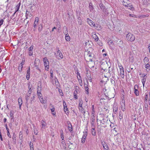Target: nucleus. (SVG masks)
<instances>
[{
  "mask_svg": "<svg viewBox=\"0 0 150 150\" xmlns=\"http://www.w3.org/2000/svg\"><path fill=\"white\" fill-rule=\"evenodd\" d=\"M50 76L51 77H53V71L52 70H50Z\"/></svg>",
  "mask_w": 150,
  "mask_h": 150,
  "instance_id": "57",
  "label": "nucleus"
},
{
  "mask_svg": "<svg viewBox=\"0 0 150 150\" xmlns=\"http://www.w3.org/2000/svg\"><path fill=\"white\" fill-rule=\"evenodd\" d=\"M64 111L65 112V113L67 114H69V112L68 111V108H67V107H66V108H64Z\"/></svg>",
  "mask_w": 150,
  "mask_h": 150,
  "instance_id": "39",
  "label": "nucleus"
},
{
  "mask_svg": "<svg viewBox=\"0 0 150 150\" xmlns=\"http://www.w3.org/2000/svg\"><path fill=\"white\" fill-rule=\"evenodd\" d=\"M22 132L21 131L20 132V138L22 139H23V135L22 134Z\"/></svg>",
  "mask_w": 150,
  "mask_h": 150,
  "instance_id": "52",
  "label": "nucleus"
},
{
  "mask_svg": "<svg viewBox=\"0 0 150 150\" xmlns=\"http://www.w3.org/2000/svg\"><path fill=\"white\" fill-rule=\"evenodd\" d=\"M33 49V45H31L30 47L28 48V51H32Z\"/></svg>",
  "mask_w": 150,
  "mask_h": 150,
  "instance_id": "46",
  "label": "nucleus"
},
{
  "mask_svg": "<svg viewBox=\"0 0 150 150\" xmlns=\"http://www.w3.org/2000/svg\"><path fill=\"white\" fill-rule=\"evenodd\" d=\"M60 137L62 139V140H64V135L63 134V131H62V132L61 133Z\"/></svg>",
  "mask_w": 150,
  "mask_h": 150,
  "instance_id": "37",
  "label": "nucleus"
},
{
  "mask_svg": "<svg viewBox=\"0 0 150 150\" xmlns=\"http://www.w3.org/2000/svg\"><path fill=\"white\" fill-rule=\"evenodd\" d=\"M79 91V90L77 88H76L75 91L74 92V94H77L78 93Z\"/></svg>",
  "mask_w": 150,
  "mask_h": 150,
  "instance_id": "45",
  "label": "nucleus"
},
{
  "mask_svg": "<svg viewBox=\"0 0 150 150\" xmlns=\"http://www.w3.org/2000/svg\"><path fill=\"white\" fill-rule=\"evenodd\" d=\"M134 93L136 96H138L139 95V91L138 90L136 89L134 90Z\"/></svg>",
  "mask_w": 150,
  "mask_h": 150,
  "instance_id": "33",
  "label": "nucleus"
},
{
  "mask_svg": "<svg viewBox=\"0 0 150 150\" xmlns=\"http://www.w3.org/2000/svg\"><path fill=\"white\" fill-rule=\"evenodd\" d=\"M125 102L124 100L122 99L120 103L122 110L123 111L125 110Z\"/></svg>",
  "mask_w": 150,
  "mask_h": 150,
  "instance_id": "12",
  "label": "nucleus"
},
{
  "mask_svg": "<svg viewBox=\"0 0 150 150\" xmlns=\"http://www.w3.org/2000/svg\"><path fill=\"white\" fill-rule=\"evenodd\" d=\"M91 133L93 136H95L96 134V132L94 127H93L91 129Z\"/></svg>",
  "mask_w": 150,
  "mask_h": 150,
  "instance_id": "24",
  "label": "nucleus"
},
{
  "mask_svg": "<svg viewBox=\"0 0 150 150\" xmlns=\"http://www.w3.org/2000/svg\"><path fill=\"white\" fill-rule=\"evenodd\" d=\"M21 3L19 2L15 7L14 8L15 10V13H17V11H18L19 10V9L20 8V6H21Z\"/></svg>",
  "mask_w": 150,
  "mask_h": 150,
  "instance_id": "19",
  "label": "nucleus"
},
{
  "mask_svg": "<svg viewBox=\"0 0 150 150\" xmlns=\"http://www.w3.org/2000/svg\"><path fill=\"white\" fill-rule=\"evenodd\" d=\"M83 132L84 134L82 136L81 140V143L82 144H84L85 143L87 135V131H85V132Z\"/></svg>",
  "mask_w": 150,
  "mask_h": 150,
  "instance_id": "8",
  "label": "nucleus"
},
{
  "mask_svg": "<svg viewBox=\"0 0 150 150\" xmlns=\"http://www.w3.org/2000/svg\"><path fill=\"white\" fill-rule=\"evenodd\" d=\"M110 126L111 128H112L114 127V124L113 123H112L110 125Z\"/></svg>",
  "mask_w": 150,
  "mask_h": 150,
  "instance_id": "64",
  "label": "nucleus"
},
{
  "mask_svg": "<svg viewBox=\"0 0 150 150\" xmlns=\"http://www.w3.org/2000/svg\"><path fill=\"white\" fill-rule=\"evenodd\" d=\"M23 67H20V65H19V67H18V70L20 72H21L22 71V69Z\"/></svg>",
  "mask_w": 150,
  "mask_h": 150,
  "instance_id": "54",
  "label": "nucleus"
},
{
  "mask_svg": "<svg viewBox=\"0 0 150 150\" xmlns=\"http://www.w3.org/2000/svg\"><path fill=\"white\" fill-rule=\"evenodd\" d=\"M99 6L101 10L105 15L108 14V11L107 9V8H106L103 4H100Z\"/></svg>",
  "mask_w": 150,
  "mask_h": 150,
  "instance_id": "5",
  "label": "nucleus"
},
{
  "mask_svg": "<svg viewBox=\"0 0 150 150\" xmlns=\"http://www.w3.org/2000/svg\"><path fill=\"white\" fill-rule=\"evenodd\" d=\"M144 64H147L149 63V60L147 57H145L144 59Z\"/></svg>",
  "mask_w": 150,
  "mask_h": 150,
  "instance_id": "23",
  "label": "nucleus"
},
{
  "mask_svg": "<svg viewBox=\"0 0 150 150\" xmlns=\"http://www.w3.org/2000/svg\"><path fill=\"white\" fill-rule=\"evenodd\" d=\"M52 108L51 109V111L52 112H53L54 111V108L53 105H52Z\"/></svg>",
  "mask_w": 150,
  "mask_h": 150,
  "instance_id": "56",
  "label": "nucleus"
},
{
  "mask_svg": "<svg viewBox=\"0 0 150 150\" xmlns=\"http://www.w3.org/2000/svg\"><path fill=\"white\" fill-rule=\"evenodd\" d=\"M32 87V86L30 84H28V88L29 89H31V88Z\"/></svg>",
  "mask_w": 150,
  "mask_h": 150,
  "instance_id": "61",
  "label": "nucleus"
},
{
  "mask_svg": "<svg viewBox=\"0 0 150 150\" xmlns=\"http://www.w3.org/2000/svg\"><path fill=\"white\" fill-rule=\"evenodd\" d=\"M142 83L143 84V87L144 86V85L145 84V83L146 81V75H144L143 76H142Z\"/></svg>",
  "mask_w": 150,
  "mask_h": 150,
  "instance_id": "11",
  "label": "nucleus"
},
{
  "mask_svg": "<svg viewBox=\"0 0 150 150\" xmlns=\"http://www.w3.org/2000/svg\"><path fill=\"white\" fill-rule=\"evenodd\" d=\"M113 112L116 114L118 110V106L117 104H114L113 105Z\"/></svg>",
  "mask_w": 150,
  "mask_h": 150,
  "instance_id": "14",
  "label": "nucleus"
},
{
  "mask_svg": "<svg viewBox=\"0 0 150 150\" xmlns=\"http://www.w3.org/2000/svg\"><path fill=\"white\" fill-rule=\"evenodd\" d=\"M57 54H59V57H60L61 59H62L63 58V56L61 52L59 50H58L57 51Z\"/></svg>",
  "mask_w": 150,
  "mask_h": 150,
  "instance_id": "26",
  "label": "nucleus"
},
{
  "mask_svg": "<svg viewBox=\"0 0 150 150\" xmlns=\"http://www.w3.org/2000/svg\"><path fill=\"white\" fill-rule=\"evenodd\" d=\"M39 18L38 17H36L35 19V20L33 24L34 29L33 30L35 31L36 30L38 24Z\"/></svg>",
  "mask_w": 150,
  "mask_h": 150,
  "instance_id": "7",
  "label": "nucleus"
},
{
  "mask_svg": "<svg viewBox=\"0 0 150 150\" xmlns=\"http://www.w3.org/2000/svg\"><path fill=\"white\" fill-rule=\"evenodd\" d=\"M129 2V1L128 0H123L122 1L123 5L126 7V6L128 5Z\"/></svg>",
  "mask_w": 150,
  "mask_h": 150,
  "instance_id": "18",
  "label": "nucleus"
},
{
  "mask_svg": "<svg viewBox=\"0 0 150 150\" xmlns=\"http://www.w3.org/2000/svg\"><path fill=\"white\" fill-rule=\"evenodd\" d=\"M32 16V14L31 13H30L29 11H28L26 10L25 15L26 18L25 19V20L26 19H28V16L30 17H31Z\"/></svg>",
  "mask_w": 150,
  "mask_h": 150,
  "instance_id": "15",
  "label": "nucleus"
},
{
  "mask_svg": "<svg viewBox=\"0 0 150 150\" xmlns=\"http://www.w3.org/2000/svg\"><path fill=\"white\" fill-rule=\"evenodd\" d=\"M41 125L42 128H45V127L46 125V123L43 120H42L41 121Z\"/></svg>",
  "mask_w": 150,
  "mask_h": 150,
  "instance_id": "27",
  "label": "nucleus"
},
{
  "mask_svg": "<svg viewBox=\"0 0 150 150\" xmlns=\"http://www.w3.org/2000/svg\"><path fill=\"white\" fill-rule=\"evenodd\" d=\"M32 92V90L31 89H29V90L28 91V94L29 95V94L31 93Z\"/></svg>",
  "mask_w": 150,
  "mask_h": 150,
  "instance_id": "60",
  "label": "nucleus"
},
{
  "mask_svg": "<svg viewBox=\"0 0 150 150\" xmlns=\"http://www.w3.org/2000/svg\"><path fill=\"white\" fill-rule=\"evenodd\" d=\"M119 118L120 119H121L122 118V114L121 111L119 112Z\"/></svg>",
  "mask_w": 150,
  "mask_h": 150,
  "instance_id": "40",
  "label": "nucleus"
},
{
  "mask_svg": "<svg viewBox=\"0 0 150 150\" xmlns=\"http://www.w3.org/2000/svg\"><path fill=\"white\" fill-rule=\"evenodd\" d=\"M93 26L98 30H100L102 29L101 26L99 24H95Z\"/></svg>",
  "mask_w": 150,
  "mask_h": 150,
  "instance_id": "21",
  "label": "nucleus"
},
{
  "mask_svg": "<svg viewBox=\"0 0 150 150\" xmlns=\"http://www.w3.org/2000/svg\"><path fill=\"white\" fill-rule=\"evenodd\" d=\"M101 144L103 146L105 150L108 149V146L106 144L105 142L103 140H101Z\"/></svg>",
  "mask_w": 150,
  "mask_h": 150,
  "instance_id": "10",
  "label": "nucleus"
},
{
  "mask_svg": "<svg viewBox=\"0 0 150 150\" xmlns=\"http://www.w3.org/2000/svg\"><path fill=\"white\" fill-rule=\"evenodd\" d=\"M30 94H30L29 95L28 93L26 94L25 95V98L26 100V105H28V102L29 100V98L30 96Z\"/></svg>",
  "mask_w": 150,
  "mask_h": 150,
  "instance_id": "16",
  "label": "nucleus"
},
{
  "mask_svg": "<svg viewBox=\"0 0 150 150\" xmlns=\"http://www.w3.org/2000/svg\"><path fill=\"white\" fill-rule=\"evenodd\" d=\"M77 75H78L79 76V79L78 77V78L79 79V80L81 78V77L80 76V74L79 72H77Z\"/></svg>",
  "mask_w": 150,
  "mask_h": 150,
  "instance_id": "63",
  "label": "nucleus"
},
{
  "mask_svg": "<svg viewBox=\"0 0 150 150\" xmlns=\"http://www.w3.org/2000/svg\"><path fill=\"white\" fill-rule=\"evenodd\" d=\"M18 104L20 108H21V105L22 104V99L21 98H19L18 99Z\"/></svg>",
  "mask_w": 150,
  "mask_h": 150,
  "instance_id": "31",
  "label": "nucleus"
},
{
  "mask_svg": "<svg viewBox=\"0 0 150 150\" xmlns=\"http://www.w3.org/2000/svg\"><path fill=\"white\" fill-rule=\"evenodd\" d=\"M30 76V67L27 70V74L26 75V78L27 80H29Z\"/></svg>",
  "mask_w": 150,
  "mask_h": 150,
  "instance_id": "17",
  "label": "nucleus"
},
{
  "mask_svg": "<svg viewBox=\"0 0 150 150\" xmlns=\"http://www.w3.org/2000/svg\"><path fill=\"white\" fill-rule=\"evenodd\" d=\"M28 53H29V55L30 56H32L33 54V51H29Z\"/></svg>",
  "mask_w": 150,
  "mask_h": 150,
  "instance_id": "55",
  "label": "nucleus"
},
{
  "mask_svg": "<svg viewBox=\"0 0 150 150\" xmlns=\"http://www.w3.org/2000/svg\"><path fill=\"white\" fill-rule=\"evenodd\" d=\"M126 38L128 41L131 42L133 41L135 39L134 36L130 33L127 35Z\"/></svg>",
  "mask_w": 150,
  "mask_h": 150,
  "instance_id": "4",
  "label": "nucleus"
},
{
  "mask_svg": "<svg viewBox=\"0 0 150 150\" xmlns=\"http://www.w3.org/2000/svg\"><path fill=\"white\" fill-rule=\"evenodd\" d=\"M145 67L147 69H149V68L150 67V64L148 63H147V64H145Z\"/></svg>",
  "mask_w": 150,
  "mask_h": 150,
  "instance_id": "42",
  "label": "nucleus"
},
{
  "mask_svg": "<svg viewBox=\"0 0 150 150\" xmlns=\"http://www.w3.org/2000/svg\"><path fill=\"white\" fill-rule=\"evenodd\" d=\"M41 87L38 86L37 88V94L38 98L40 100L41 103L42 104L45 103H46V101L44 100L42 98V94L41 93Z\"/></svg>",
  "mask_w": 150,
  "mask_h": 150,
  "instance_id": "1",
  "label": "nucleus"
},
{
  "mask_svg": "<svg viewBox=\"0 0 150 150\" xmlns=\"http://www.w3.org/2000/svg\"><path fill=\"white\" fill-rule=\"evenodd\" d=\"M94 122H91V123L92 127H94Z\"/></svg>",
  "mask_w": 150,
  "mask_h": 150,
  "instance_id": "62",
  "label": "nucleus"
},
{
  "mask_svg": "<svg viewBox=\"0 0 150 150\" xmlns=\"http://www.w3.org/2000/svg\"><path fill=\"white\" fill-rule=\"evenodd\" d=\"M117 45L119 46L121 48H122V44L123 43V42L121 40H118L117 41Z\"/></svg>",
  "mask_w": 150,
  "mask_h": 150,
  "instance_id": "20",
  "label": "nucleus"
},
{
  "mask_svg": "<svg viewBox=\"0 0 150 150\" xmlns=\"http://www.w3.org/2000/svg\"><path fill=\"white\" fill-rule=\"evenodd\" d=\"M30 146L31 150H33V143L30 142Z\"/></svg>",
  "mask_w": 150,
  "mask_h": 150,
  "instance_id": "44",
  "label": "nucleus"
},
{
  "mask_svg": "<svg viewBox=\"0 0 150 150\" xmlns=\"http://www.w3.org/2000/svg\"><path fill=\"white\" fill-rule=\"evenodd\" d=\"M126 7H128L129 9L132 10H133L134 9V8L133 7L132 5L129 3L128 4V5H127V6H126Z\"/></svg>",
  "mask_w": 150,
  "mask_h": 150,
  "instance_id": "28",
  "label": "nucleus"
},
{
  "mask_svg": "<svg viewBox=\"0 0 150 150\" xmlns=\"http://www.w3.org/2000/svg\"><path fill=\"white\" fill-rule=\"evenodd\" d=\"M13 114L12 113V112L11 111L10 112V116L11 119H13Z\"/></svg>",
  "mask_w": 150,
  "mask_h": 150,
  "instance_id": "49",
  "label": "nucleus"
},
{
  "mask_svg": "<svg viewBox=\"0 0 150 150\" xmlns=\"http://www.w3.org/2000/svg\"><path fill=\"white\" fill-rule=\"evenodd\" d=\"M65 39L67 41H69L70 40V38L68 34L66 35Z\"/></svg>",
  "mask_w": 150,
  "mask_h": 150,
  "instance_id": "30",
  "label": "nucleus"
},
{
  "mask_svg": "<svg viewBox=\"0 0 150 150\" xmlns=\"http://www.w3.org/2000/svg\"><path fill=\"white\" fill-rule=\"evenodd\" d=\"M95 113L94 106L93 105H92V108L91 109V113L93 115H94Z\"/></svg>",
  "mask_w": 150,
  "mask_h": 150,
  "instance_id": "38",
  "label": "nucleus"
},
{
  "mask_svg": "<svg viewBox=\"0 0 150 150\" xmlns=\"http://www.w3.org/2000/svg\"><path fill=\"white\" fill-rule=\"evenodd\" d=\"M85 57V59L87 62H92V58L93 56V54L90 52L89 51L86 52Z\"/></svg>",
  "mask_w": 150,
  "mask_h": 150,
  "instance_id": "2",
  "label": "nucleus"
},
{
  "mask_svg": "<svg viewBox=\"0 0 150 150\" xmlns=\"http://www.w3.org/2000/svg\"><path fill=\"white\" fill-rule=\"evenodd\" d=\"M79 110L83 114V115H84V114L85 113V112L83 110V108L82 107H79Z\"/></svg>",
  "mask_w": 150,
  "mask_h": 150,
  "instance_id": "32",
  "label": "nucleus"
},
{
  "mask_svg": "<svg viewBox=\"0 0 150 150\" xmlns=\"http://www.w3.org/2000/svg\"><path fill=\"white\" fill-rule=\"evenodd\" d=\"M118 66L120 69V76L123 79L124 77V69L120 64H118Z\"/></svg>",
  "mask_w": 150,
  "mask_h": 150,
  "instance_id": "6",
  "label": "nucleus"
},
{
  "mask_svg": "<svg viewBox=\"0 0 150 150\" xmlns=\"http://www.w3.org/2000/svg\"><path fill=\"white\" fill-rule=\"evenodd\" d=\"M25 60L24 58H23L22 59V61L21 62V63L20 64V67H23V65L24 64L25 62Z\"/></svg>",
  "mask_w": 150,
  "mask_h": 150,
  "instance_id": "35",
  "label": "nucleus"
},
{
  "mask_svg": "<svg viewBox=\"0 0 150 150\" xmlns=\"http://www.w3.org/2000/svg\"><path fill=\"white\" fill-rule=\"evenodd\" d=\"M95 66V64L92 62H91L90 63H89L88 64V67L90 68H93Z\"/></svg>",
  "mask_w": 150,
  "mask_h": 150,
  "instance_id": "22",
  "label": "nucleus"
},
{
  "mask_svg": "<svg viewBox=\"0 0 150 150\" xmlns=\"http://www.w3.org/2000/svg\"><path fill=\"white\" fill-rule=\"evenodd\" d=\"M148 95L147 94H145V101L147 102V101L148 98Z\"/></svg>",
  "mask_w": 150,
  "mask_h": 150,
  "instance_id": "43",
  "label": "nucleus"
},
{
  "mask_svg": "<svg viewBox=\"0 0 150 150\" xmlns=\"http://www.w3.org/2000/svg\"><path fill=\"white\" fill-rule=\"evenodd\" d=\"M59 94H60V95L61 96H63V93L62 92V91L61 90L59 89Z\"/></svg>",
  "mask_w": 150,
  "mask_h": 150,
  "instance_id": "50",
  "label": "nucleus"
},
{
  "mask_svg": "<svg viewBox=\"0 0 150 150\" xmlns=\"http://www.w3.org/2000/svg\"><path fill=\"white\" fill-rule=\"evenodd\" d=\"M68 127L70 131H72V125L71 124H70V125H69Z\"/></svg>",
  "mask_w": 150,
  "mask_h": 150,
  "instance_id": "47",
  "label": "nucleus"
},
{
  "mask_svg": "<svg viewBox=\"0 0 150 150\" xmlns=\"http://www.w3.org/2000/svg\"><path fill=\"white\" fill-rule=\"evenodd\" d=\"M41 28H40V27H39V28H38V31H41L42 30V25H41Z\"/></svg>",
  "mask_w": 150,
  "mask_h": 150,
  "instance_id": "58",
  "label": "nucleus"
},
{
  "mask_svg": "<svg viewBox=\"0 0 150 150\" xmlns=\"http://www.w3.org/2000/svg\"><path fill=\"white\" fill-rule=\"evenodd\" d=\"M84 86L86 93L87 94H89L88 86L87 84H84Z\"/></svg>",
  "mask_w": 150,
  "mask_h": 150,
  "instance_id": "25",
  "label": "nucleus"
},
{
  "mask_svg": "<svg viewBox=\"0 0 150 150\" xmlns=\"http://www.w3.org/2000/svg\"><path fill=\"white\" fill-rule=\"evenodd\" d=\"M89 7L91 10H93V7L92 5V4L91 3H90L89 4Z\"/></svg>",
  "mask_w": 150,
  "mask_h": 150,
  "instance_id": "48",
  "label": "nucleus"
},
{
  "mask_svg": "<svg viewBox=\"0 0 150 150\" xmlns=\"http://www.w3.org/2000/svg\"><path fill=\"white\" fill-rule=\"evenodd\" d=\"M138 87H139V86L137 85V84L135 85L134 86V90H135V89H138Z\"/></svg>",
  "mask_w": 150,
  "mask_h": 150,
  "instance_id": "53",
  "label": "nucleus"
},
{
  "mask_svg": "<svg viewBox=\"0 0 150 150\" xmlns=\"http://www.w3.org/2000/svg\"><path fill=\"white\" fill-rule=\"evenodd\" d=\"M74 97L75 99H78V97L77 94H74Z\"/></svg>",
  "mask_w": 150,
  "mask_h": 150,
  "instance_id": "59",
  "label": "nucleus"
},
{
  "mask_svg": "<svg viewBox=\"0 0 150 150\" xmlns=\"http://www.w3.org/2000/svg\"><path fill=\"white\" fill-rule=\"evenodd\" d=\"M95 117L94 115H93L92 116H91V122H94L95 121Z\"/></svg>",
  "mask_w": 150,
  "mask_h": 150,
  "instance_id": "41",
  "label": "nucleus"
},
{
  "mask_svg": "<svg viewBox=\"0 0 150 150\" xmlns=\"http://www.w3.org/2000/svg\"><path fill=\"white\" fill-rule=\"evenodd\" d=\"M92 38L94 39L95 42H97L99 38L95 32H93L92 33Z\"/></svg>",
  "mask_w": 150,
  "mask_h": 150,
  "instance_id": "9",
  "label": "nucleus"
},
{
  "mask_svg": "<svg viewBox=\"0 0 150 150\" xmlns=\"http://www.w3.org/2000/svg\"><path fill=\"white\" fill-rule=\"evenodd\" d=\"M32 95L33 96H31L30 99V103L31 104L32 103V102L34 101L35 97V94H33Z\"/></svg>",
  "mask_w": 150,
  "mask_h": 150,
  "instance_id": "29",
  "label": "nucleus"
},
{
  "mask_svg": "<svg viewBox=\"0 0 150 150\" xmlns=\"http://www.w3.org/2000/svg\"><path fill=\"white\" fill-rule=\"evenodd\" d=\"M44 65L45 66V69L48 71L49 68V62L47 57H45L43 59Z\"/></svg>",
  "mask_w": 150,
  "mask_h": 150,
  "instance_id": "3",
  "label": "nucleus"
},
{
  "mask_svg": "<svg viewBox=\"0 0 150 150\" xmlns=\"http://www.w3.org/2000/svg\"><path fill=\"white\" fill-rule=\"evenodd\" d=\"M83 104V102L82 100H79V107H81Z\"/></svg>",
  "mask_w": 150,
  "mask_h": 150,
  "instance_id": "34",
  "label": "nucleus"
},
{
  "mask_svg": "<svg viewBox=\"0 0 150 150\" xmlns=\"http://www.w3.org/2000/svg\"><path fill=\"white\" fill-rule=\"evenodd\" d=\"M6 130L7 131V135H8V137H9L10 138H11V135L10 134V133L9 132V129L7 127H6Z\"/></svg>",
  "mask_w": 150,
  "mask_h": 150,
  "instance_id": "36",
  "label": "nucleus"
},
{
  "mask_svg": "<svg viewBox=\"0 0 150 150\" xmlns=\"http://www.w3.org/2000/svg\"><path fill=\"white\" fill-rule=\"evenodd\" d=\"M87 20L88 24L90 26H94L95 24L91 20L88 18L87 19Z\"/></svg>",
  "mask_w": 150,
  "mask_h": 150,
  "instance_id": "13",
  "label": "nucleus"
},
{
  "mask_svg": "<svg viewBox=\"0 0 150 150\" xmlns=\"http://www.w3.org/2000/svg\"><path fill=\"white\" fill-rule=\"evenodd\" d=\"M63 103L64 108H66V107H67V105L66 103V102L65 101L63 100Z\"/></svg>",
  "mask_w": 150,
  "mask_h": 150,
  "instance_id": "51",
  "label": "nucleus"
}]
</instances>
